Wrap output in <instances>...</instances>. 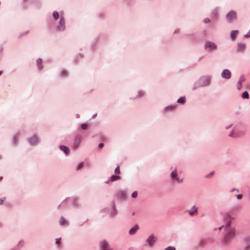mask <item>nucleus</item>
Wrapping results in <instances>:
<instances>
[{
    "label": "nucleus",
    "mask_w": 250,
    "mask_h": 250,
    "mask_svg": "<svg viewBox=\"0 0 250 250\" xmlns=\"http://www.w3.org/2000/svg\"><path fill=\"white\" fill-rule=\"evenodd\" d=\"M221 75L223 78L229 79L231 76V72L228 69H224Z\"/></svg>",
    "instance_id": "f03ea898"
},
{
    "label": "nucleus",
    "mask_w": 250,
    "mask_h": 250,
    "mask_svg": "<svg viewBox=\"0 0 250 250\" xmlns=\"http://www.w3.org/2000/svg\"><path fill=\"white\" fill-rule=\"evenodd\" d=\"M83 167V163H81V164H79V165L78 166V170H80V169H81Z\"/></svg>",
    "instance_id": "bb28decb"
},
{
    "label": "nucleus",
    "mask_w": 250,
    "mask_h": 250,
    "mask_svg": "<svg viewBox=\"0 0 250 250\" xmlns=\"http://www.w3.org/2000/svg\"><path fill=\"white\" fill-rule=\"evenodd\" d=\"M60 223L61 225H64L67 224V221L65 220V219L63 217H61Z\"/></svg>",
    "instance_id": "dca6fc26"
},
{
    "label": "nucleus",
    "mask_w": 250,
    "mask_h": 250,
    "mask_svg": "<svg viewBox=\"0 0 250 250\" xmlns=\"http://www.w3.org/2000/svg\"><path fill=\"white\" fill-rule=\"evenodd\" d=\"M4 199H5V198H4L3 199H0V205H1L2 203V202Z\"/></svg>",
    "instance_id": "f704fd0d"
},
{
    "label": "nucleus",
    "mask_w": 250,
    "mask_h": 250,
    "mask_svg": "<svg viewBox=\"0 0 250 250\" xmlns=\"http://www.w3.org/2000/svg\"><path fill=\"white\" fill-rule=\"evenodd\" d=\"M120 167L118 166L115 169V173L116 174H119V173H120Z\"/></svg>",
    "instance_id": "4be33fe9"
},
{
    "label": "nucleus",
    "mask_w": 250,
    "mask_h": 250,
    "mask_svg": "<svg viewBox=\"0 0 250 250\" xmlns=\"http://www.w3.org/2000/svg\"><path fill=\"white\" fill-rule=\"evenodd\" d=\"M65 28V21L63 18H61L59 24L58 26V29L60 31L63 30Z\"/></svg>",
    "instance_id": "20e7f679"
},
{
    "label": "nucleus",
    "mask_w": 250,
    "mask_h": 250,
    "mask_svg": "<svg viewBox=\"0 0 250 250\" xmlns=\"http://www.w3.org/2000/svg\"><path fill=\"white\" fill-rule=\"evenodd\" d=\"M249 97V95L248 92L245 91L242 94V98L244 99H248Z\"/></svg>",
    "instance_id": "a211bd4d"
},
{
    "label": "nucleus",
    "mask_w": 250,
    "mask_h": 250,
    "mask_svg": "<svg viewBox=\"0 0 250 250\" xmlns=\"http://www.w3.org/2000/svg\"><path fill=\"white\" fill-rule=\"evenodd\" d=\"M242 194H239L237 196V198L238 199H241L242 198Z\"/></svg>",
    "instance_id": "2f4dec72"
},
{
    "label": "nucleus",
    "mask_w": 250,
    "mask_h": 250,
    "mask_svg": "<svg viewBox=\"0 0 250 250\" xmlns=\"http://www.w3.org/2000/svg\"><path fill=\"white\" fill-rule=\"evenodd\" d=\"M101 248L103 250H111L110 249H108V243L105 241H103L101 242Z\"/></svg>",
    "instance_id": "1a4fd4ad"
},
{
    "label": "nucleus",
    "mask_w": 250,
    "mask_h": 250,
    "mask_svg": "<svg viewBox=\"0 0 250 250\" xmlns=\"http://www.w3.org/2000/svg\"><path fill=\"white\" fill-rule=\"evenodd\" d=\"M213 173H214V172H211L210 174H209L208 175L206 176V177H207V178H209V177H210V176H211L212 175H213Z\"/></svg>",
    "instance_id": "c756f323"
},
{
    "label": "nucleus",
    "mask_w": 250,
    "mask_h": 250,
    "mask_svg": "<svg viewBox=\"0 0 250 250\" xmlns=\"http://www.w3.org/2000/svg\"><path fill=\"white\" fill-rule=\"evenodd\" d=\"M238 31L236 30L232 31L230 33V37L232 40H234L236 36L237 35Z\"/></svg>",
    "instance_id": "ddd939ff"
},
{
    "label": "nucleus",
    "mask_w": 250,
    "mask_h": 250,
    "mask_svg": "<svg viewBox=\"0 0 250 250\" xmlns=\"http://www.w3.org/2000/svg\"><path fill=\"white\" fill-rule=\"evenodd\" d=\"M138 195V193L137 191H134L132 193L131 196L132 198H136Z\"/></svg>",
    "instance_id": "b1692460"
},
{
    "label": "nucleus",
    "mask_w": 250,
    "mask_h": 250,
    "mask_svg": "<svg viewBox=\"0 0 250 250\" xmlns=\"http://www.w3.org/2000/svg\"><path fill=\"white\" fill-rule=\"evenodd\" d=\"M227 216H228L229 218H230V215H229L227 214Z\"/></svg>",
    "instance_id": "e433bc0d"
},
{
    "label": "nucleus",
    "mask_w": 250,
    "mask_h": 250,
    "mask_svg": "<svg viewBox=\"0 0 250 250\" xmlns=\"http://www.w3.org/2000/svg\"><path fill=\"white\" fill-rule=\"evenodd\" d=\"M177 173L176 170H174L171 173V177L173 179H175V180L177 181L178 183H182L183 180H180L179 178L177 177Z\"/></svg>",
    "instance_id": "423d86ee"
},
{
    "label": "nucleus",
    "mask_w": 250,
    "mask_h": 250,
    "mask_svg": "<svg viewBox=\"0 0 250 250\" xmlns=\"http://www.w3.org/2000/svg\"><path fill=\"white\" fill-rule=\"evenodd\" d=\"M223 227V226H221V227L219 228V229H222V228Z\"/></svg>",
    "instance_id": "4c0bfd02"
},
{
    "label": "nucleus",
    "mask_w": 250,
    "mask_h": 250,
    "mask_svg": "<svg viewBox=\"0 0 250 250\" xmlns=\"http://www.w3.org/2000/svg\"><path fill=\"white\" fill-rule=\"evenodd\" d=\"M245 81V78L244 76H241L239 79L238 82L242 83Z\"/></svg>",
    "instance_id": "412c9836"
},
{
    "label": "nucleus",
    "mask_w": 250,
    "mask_h": 250,
    "mask_svg": "<svg viewBox=\"0 0 250 250\" xmlns=\"http://www.w3.org/2000/svg\"><path fill=\"white\" fill-rule=\"evenodd\" d=\"M204 22L206 23H208L209 22V20L208 19H206L204 20Z\"/></svg>",
    "instance_id": "473e14b6"
},
{
    "label": "nucleus",
    "mask_w": 250,
    "mask_h": 250,
    "mask_svg": "<svg viewBox=\"0 0 250 250\" xmlns=\"http://www.w3.org/2000/svg\"><path fill=\"white\" fill-rule=\"evenodd\" d=\"M61 239H56V243L57 245H60V241Z\"/></svg>",
    "instance_id": "c85d7f7f"
},
{
    "label": "nucleus",
    "mask_w": 250,
    "mask_h": 250,
    "mask_svg": "<svg viewBox=\"0 0 250 250\" xmlns=\"http://www.w3.org/2000/svg\"><path fill=\"white\" fill-rule=\"evenodd\" d=\"M139 227L137 225H135L133 227H132L129 231V234H133L136 231L138 230Z\"/></svg>",
    "instance_id": "9d476101"
},
{
    "label": "nucleus",
    "mask_w": 250,
    "mask_h": 250,
    "mask_svg": "<svg viewBox=\"0 0 250 250\" xmlns=\"http://www.w3.org/2000/svg\"><path fill=\"white\" fill-rule=\"evenodd\" d=\"M53 16L56 20H58L59 18V14L58 12H54L53 13Z\"/></svg>",
    "instance_id": "f3484780"
},
{
    "label": "nucleus",
    "mask_w": 250,
    "mask_h": 250,
    "mask_svg": "<svg viewBox=\"0 0 250 250\" xmlns=\"http://www.w3.org/2000/svg\"><path fill=\"white\" fill-rule=\"evenodd\" d=\"M185 102V97H181L180 98L178 101L177 102L179 103L183 104Z\"/></svg>",
    "instance_id": "6ab92c4d"
},
{
    "label": "nucleus",
    "mask_w": 250,
    "mask_h": 250,
    "mask_svg": "<svg viewBox=\"0 0 250 250\" xmlns=\"http://www.w3.org/2000/svg\"><path fill=\"white\" fill-rule=\"evenodd\" d=\"M246 46L245 44L242 43H239L238 44V50L239 51H242L245 50Z\"/></svg>",
    "instance_id": "4468645a"
},
{
    "label": "nucleus",
    "mask_w": 250,
    "mask_h": 250,
    "mask_svg": "<svg viewBox=\"0 0 250 250\" xmlns=\"http://www.w3.org/2000/svg\"><path fill=\"white\" fill-rule=\"evenodd\" d=\"M42 62V60L41 59H39L37 60V65L40 67H41Z\"/></svg>",
    "instance_id": "aec40b11"
},
{
    "label": "nucleus",
    "mask_w": 250,
    "mask_h": 250,
    "mask_svg": "<svg viewBox=\"0 0 250 250\" xmlns=\"http://www.w3.org/2000/svg\"><path fill=\"white\" fill-rule=\"evenodd\" d=\"M197 210L198 208L195 206H193L190 210H188L187 212H188L190 216H193L197 212Z\"/></svg>",
    "instance_id": "6e6552de"
},
{
    "label": "nucleus",
    "mask_w": 250,
    "mask_h": 250,
    "mask_svg": "<svg viewBox=\"0 0 250 250\" xmlns=\"http://www.w3.org/2000/svg\"><path fill=\"white\" fill-rule=\"evenodd\" d=\"M156 240V238L155 237L154 235L153 234H151L146 240V242L150 246H152L154 244Z\"/></svg>",
    "instance_id": "7ed1b4c3"
},
{
    "label": "nucleus",
    "mask_w": 250,
    "mask_h": 250,
    "mask_svg": "<svg viewBox=\"0 0 250 250\" xmlns=\"http://www.w3.org/2000/svg\"><path fill=\"white\" fill-rule=\"evenodd\" d=\"M245 249L247 250H250V243H249L247 244V245L245 246Z\"/></svg>",
    "instance_id": "cd10ccee"
},
{
    "label": "nucleus",
    "mask_w": 250,
    "mask_h": 250,
    "mask_svg": "<svg viewBox=\"0 0 250 250\" xmlns=\"http://www.w3.org/2000/svg\"><path fill=\"white\" fill-rule=\"evenodd\" d=\"M236 18V13L234 11H230L227 15V20L230 21Z\"/></svg>",
    "instance_id": "39448f33"
},
{
    "label": "nucleus",
    "mask_w": 250,
    "mask_h": 250,
    "mask_svg": "<svg viewBox=\"0 0 250 250\" xmlns=\"http://www.w3.org/2000/svg\"><path fill=\"white\" fill-rule=\"evenodd\" d=\"M165 250H175V248L173 247H168Z\"/></svg>",
    "instance_id": "393cba45"
},
{
    "label": "nucleus",
    "mask_w": 250,
    "mask_h": 250,
    "mask_svg": "<svg viewBox=\"0 0 250 250\" xmlns=\"http://www.w3.org/2000/svg\"><path fill=\"white\" fill-rule=\"evenodd\" d=\"M104 146V144L103 143H100L99 145V148H102Z\"/></svg>",
    "instance_id": "7c9ffc66"
},
{
    "label": "nucleus",
    "mask_w": 250,
    "mask_h": 250,
    "mask_svg": "<svg viewBox=\"0 0 250 250\" xmlns=\"http://www.w3.org/2000/svg\"><path fill=\"white\" fill-rule=\"evenodd\" d=\"M235 190H236L237 192H239V190H238V189H233L232 190V191H235Z\"/></svg>",
    "instance_id": "c9c22d12"
},
{
    "label": "nucleus",
    "mask_w": 250,
    "mask_h": 250,
    "mask_svg": "<svg viewBox=\"0 0 250 250\" xmlns=\"http://www.w3.org/2000/svg\"><path fill=\"white\" fill-rule=\"evenodd\" d=\"M30 143L32 144H35L38 141V138L36 136H33L29 140Z\"/></svg>",
    "instance_id": "f8f14e48"
},
{
    "label": "nucleus",
    "mask_w": 250,
    "mask_h": 250,
    "mask_svg": "<svg viewBox=\"0 0 250 250\" xmlns=\"http://www.w3.org/2000/svg\"><path fill=\"white\" fill-rule=\"evenodd\" d=\"M2 179V177H0V181H1Z\"/></svg>",
    "instance_id": "58836bf2"
},
{
    "label": "nucleus",
    "mask_w": 250,
    "mask_h": 250,
    "mask_svg": "<svg viewBox=\"0 0 250 250\" xmlns=\"http://www.w3.org/2000/svg\"><path fill=\"white\" fill-rule=\"evenodd\" d=\"M230 222L229 221V223H228L226 225V228H227L228 227H229V226H230Z\"/></svg>",
    "instance_id": "72a5a7b5"
},
{
    "label": "nucleus",
    "mask_w": 250,
    "mask_h": 250,
    "mask_svg": "<svg viewBox=\"0 0 250 250\" xmlns=\"http://www.w3.org/2000/svg\"><path fill=\"white\" fill-rule=\"evenodd\" d=\"M60 149L63 151L66 154V155H68L69 153V149L65 146H60Z\"/></svg>",
    "instance_id": "9b49d317"
},
{
    "label": "nucleus",
    "mask_w": 250,
    "mask_h": 250,
    "mask_svg": "<svg viewBox=\"0 0 250 250\" xmlns=\"http://www.w3.org/2000/svg\"><path fill=\"white\" fill-rule=\"evenodd\" d=\"M235 235V230L234 229H231L225 237V241L226 243L229 242Z\"/></svg>",
    "instance_id": "f257e3e1"
},
{
    "label": "nucleus",
    "mask_w": 250,
    "mask_h": 250,
    "mask_svg": "<svg viewBox=\"0 0 250 250\" xmlns=\"http://www.w3.org/2000/svg\"><path fill=\"white\" fill-rule=\"evenodd\" d=\"M1 73H2V71H1V70H0V75L1 74Z\"/></svg>",
    "instance_id": "ea45409f"
},
{
    "label": "nucleus",
    "mask_w": 250,
    "mask_h": 250,
    "mask_svg": "<svg viewBox=\"0 0 250 250\" xmlns=\"http://www.w3.org/2000/svg\"><path fill=\"white\" fill-rule=\"evenodd\" d=\"M205 47L206 48H210L211 50H214L216 48V46L214 43L207 42L205 44Z\"/></svg>",
    "instance_id": "0eeeda50"
},
{
    "label": "nucleus",
    "mask_w": 250,
    "mask_h": 250,
    "mask_svg": "<svg viewBox=\"0 0 250 250\" xmlns=\"http://www.w3.org/2000/svg\"><path fill=\"white\" fill-rule=\"evenodd\" d=\"M81 127L83 129H86L87 127V124H82L81 125Z\"/></svg>",
    "instance_id": "a878e982"
},
{
    "label": "nucleus",
    "mask_w": 250,
    "mask_h": 250,
    "mask_svg": "<svg viewBox=\"0 0 250 250\" xmlns=\"http://www.w3.org/2000/svg\"><path fill=\"white\" fill-rule=\"evenodd\" d=\"M120 179V176H118V175H113L110 178V179L108 181H111V182H114V181L119 180Z\"/></svg>",
    "instance_id": "2eb2a0df"
},
{
    "label": "nucleus",
    "mask_w": 250,
    "mask_h": 250,
    "mask_svg": "<svg viewBox=\"0 0 250 250\" xmlns=\"http://www.w3.org/2000/svg\"><path fill=\"white\" fill-rule=\"evenodd\" d=\"M236 86H237V89L238 90H240L242 87V83L238 82Z\"/></svg>",
    "instance_id": "5701e85b"
}]
</instances>
